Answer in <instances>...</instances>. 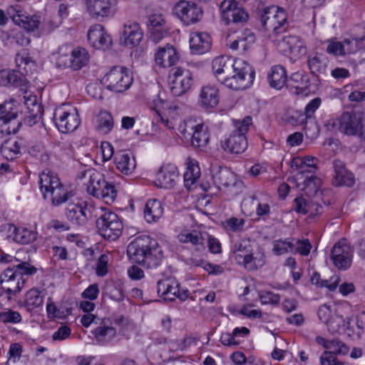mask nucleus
<instances>
[{"label": "nucleus", "mask_w": 365, "mask_h": 365, "mask_svg": "<svg viewBox=\"0 0 365 365\" xmlns=\"http://www.w3.org/2000/svg\"><path fill=\"white\" fill-rule=\"evenodd\" d=\"M128 257L136 263L153 269L159 266L163 258L158 242L148 235L136 237L128 246Z\"/></svg>", "instance_id": "1"}, {"label": "nucleus", "mask_w": 365, "mask_h": 365, "mask_svg": "<svg viewBox=\"0 0 365 365\" xmlns=\"http://www.w3.org/2000/svg\"><path fill=\"white\" fill-rule=\"evenodd\" d=\"M37 269L26 262L9 267L1 274V287L11 300L13 295L20 292L24 287L29 276L35 274Z\"/></svg>", "instance_id": "2"}, {"label": "nucleus", "mask_w": 365, "mask_h": 365, "mask_svg": "<svg viewBox=\"0 0 365 365\" xmlns=\"http://www.w3.org/2000/svg\"><path fill=\"white\" fill-rule=\"evenodd\" d=\"M79 178H88L85 183L86 192L88 195L98 199L103 200L106 204H112L117 196V191L113 184L107 182L103 174L88 169L80 173Z\"/></svg>", "instance_id": "3"}, {"label": "nucleus", "mask_w": 365, "mask_h": 365, "mask_svg": "<svg viewBox=\"0 0 365 365\" xmlns=\"http://www.w3.org/2000/svg\"><path fill=\"white\" fill-rule=\"evenodd\" d=\"M41 192L44 199H50L53 206H59L73 197L72 190L66 188L60 181L57 175L48 171L39 176Z\"/></svg>", "instance_id": "4"}, {"label": "nucleus", "mask_w": 365, "mask_h": 365, "mask_svg": "<svg viewBox=\"0 0 365 365\" xmlns=\"http://www.w3.org/2000/svg\"><path fill=\"white\" fill-rule=\"evenodd\" d=\"M232 72L225 77L220 83L234 90H243L249 87L255 78V71L245 61L237 59Z\"/></svg>", "instance_id": "5"}, {"label": "nucleus", "mask_w": 365, "mask_h": 365, "mask_svg": "<svg viewBox=\"0 0 365 365\" xmlns=\"http://www.w3.org/2000/svg\"><path fill=\"white\" fill-rule=\"evenodd\" d=\"M252 120L250 116L245 117L242 120L235 123V130L228 138L222 143V147L225 150L231 153L240 154L247 148V140L245 133L252 125Z\"/></svg>", "instance_id": "6"}, {"label": "nucleus", "mask_w": 365, "mask_h": 365, "mask_svg": "<svg viewBox=\"0 0 365 365\" xmlns=\"http://www.w3.org/2000/svg\"><path fill=\"white\" fill-rule=\"evenodd\" d=\"M53 120L58 130L63 133L76 130L81 123L76 108L65 104H62L55 109Z\"/></svg>", "instance_id": "7"}, {"label": "nucleus", "mask_w": 365, "mask_h": 365, "mask_svg": "<svg viewBox=\"0 0 365 365\" xmlns=\"http://www.w3.org/2000/svg\"><path fill=\"white\" fill-rule=\"evenodd\" d=\"M102 83L111 91L123 93L132 85L133 76L126 68L114 66L104 76Z\"/></svg>", "instance_id": "8"}, {"label": "nucleus", "mask_w": 365, "mask_h": 365, "mask_svg": "<svg viewBox=\"0 0 365 365\" xmlns=\"http://www.w3.org/2000/svg\"><path fill=\"white\" fill-rule=\"evenodd\" d=\"M261 21L263 27L267 31L277 35L286 30L287 15L284 9L277 6H271L264 10Z\"/></svg>", "instance_id": "9"}, {"label": "nucleus", "mask_w": 365, "mask_h": 365, "mask_svg": "<svg viewBox=\"0 0 365 365\" xmlns=\"http://www.w3.org/2000/svg\"><path fill=\"white\" fill-rule=\"evenodd\" d=\"M96 228L98 234L104 238L115 240L122 233L123 223L115 213L108 211L97 219Z\"/></svg>", "instance_id": "10"}, {"label": "nucleus", "mask_w": 365, "mask_h": 365, "mask_svg": "<svg viewBox=\"0 0 365 365\" xmlns=\"http://www.w3.org/2000/svg\"><path fill=\"white\" fill-rule=\"evenodd\" d=\"M365 126V116L362 111L344 112L339 119V130L347 135H359Z\"/></svg>", "instance_id": "11"}, {"label": "nucleus", "mask_w": 365, "mask_h": 365, "mask_svg": "<svg viewBox=\"0 0 365 365\" xmlns=\"http://www.w3.org/2000/svg\"><path fill=\"white\" fill-rule=\"evenodd\" d=\"M168 81L171 93L180 96L191 88L192 76L189 70L175 67L170 70Z\"/></svg>", "instance_id": "12"}, {"label": "nucleus", "mask_w": 365, "mask_h": 365, "mask_svg": "<svg viewBox=\"0 0 365 365\" xmlns=\"http://www.w3.org/2000/svg\"><path fill=\"white\" fill-rule=\"evenodd\" d=\"M95 211L93 205L86 201L77 200L68 204L66 216L72 224L83 226L93 217Z\"/></svg>", "instance_id": "13"}, {"label": "nucleus", "mask_w": 365, "mask_h": 365, "mask_svg": "<svg viewBox=\"0 0 365 365\" xmlns=\"http://www.w3.org/2000/svg\"><path fill=\"white\" fill-rule=\"evenodd\" d=\"M14 101L0 105V134L2 136L16 133L21 126L18 113L13 108Z\"/></svg>", "instance_id": "14"}, {"label": "nucleus", "mask_w": 365, "mask_h": 365, "mask_svg": "<svg viewBox=\"0 0 365 365\" xmlns=\"http://www.w3.org/2000/svg\"><path fill=\"white\" fill-rule=\"evenodd\" d=\"M221 20L225 25L245 23L249 17L247 12L234 0H224L220 4Z\"/></svg>", "instance_id": "15"}, {"label": "nucleus", "mask_w": 365, "mask_h": 365, "mask_svg": "<svg viewBox=\"0 0 365 365\" xmlns=\"http://www.w3.org/2000/svg\"><path fill=\"white\" fill-rule=\"evenodd\" d=\"M174 13L186 25L199 21L202 17V10L195 3L181 0L173 8Z\"/></svg>", "instance_id": "16"}, {"label": "nucleus", "mask_w": 365, "mask_h": 365, "mask_svg": "<svg viewBox=\"0 0 365 365\" xmlns=\"http://www.w3.org/2000/svg\"><path fill=\"white\" fill-rule=\"evenodd\" d=\"M353 258V249L346 240L336 243L331 251V259L339 269L346 270L350 267Z\"/></svg>", "instance_id": "17"}, {"label": "nucleus", "mask_w": 365, "mask_h": 365, "mask_svg": "<svg viewBox=\"0 0 365 365\" xmlns=\"http://www.w3.org/2000/svg\"><path fill=\"white\" fill-rule=\"evenodd\" d=\"M158 294L167 301H173L176 298L184 301L188 297V291L180 292L179 283L173 277L165 278L158 282Z\"/></svg>", "instance_id": "18"}, {"label": "nucleus", "mask_w": 365, "mask_h": 365, "mask_svg": "<svg viewBox=\"0 0 365 365\" xmlns=\"http://www.w3.org/2000/svg\"><path fill=\"white\" fill-rule=\"evenodd\" d=\"M118 0H86L88 13L95 17L114 16L118 9Z\"/></svg>", "instance_id": "19"}, {"label": "nucleus", "mask_w": 365, "mask_h": 365, "mask_svg": "<svg viewBox=\"0 0 365 365\" xmlns=\"http://www.w3.org/2000/svg\"><path fill=\"white\" fill-rule=\"evenodd\" d=\"M255 41V36L249 29L230 33L226 38V45L232 50L245 51Z\"/></svg>", "instance_id": "20"}, {"label": "nucleus", "mask_w": 365, "mask_h": 365, "mask_svg": "<svg viewBox=\"0 0 365 365\" xmlns=\"http://www.w3.org/2000/svg\"><path fill=\"white\" fill-rule=\"evenodd\" d=\"M143 36L142 29L137 22L128 21L124 24L121 40L125 46L130 48L137 46Z\"/></svg>", "instance_id": "21"}, {"label": "nucleus", "mask_w": 365, "mask_h": 365, "mask_svg": "<svg viewBox=\"0 0 365 365\" xmlns=\"http://www.w3.org/2000/svg\"><path fill=\"white\" fill-rule=\"evenodd\" d=\"M178 175V170L175 165H163L157 174L156 184L162 188H173L175 185Z\"/></svg>", "instance_id": "22"}, {"label": "nucleus", "mask_w": 365, "mask_h": 365, "mask_svg": "<svg viewBox=\"0 0 365 365\" xmlns=\"http://www.w3.org/2000/svg\"><path fill=\"white\" fill-rule=\"evenodd\" d=\"M237 59L232 57L221 56L216 57L212 62V69L217 80L220 82L225 79V77L232 72V67L235 66Z\"/></svg>", "instance_id": "23"}, {"label": "nucleus", "mask_w": 365, "mask_h": 365, "mask_svg": "<svg viewBox=\"0 0 365 365\" xmlns=\"http://www.w3.org/2000/svg\"><path fill=\"white\" fill-rule=\"evenodd\" d=\"M7 237L17 243L27 245L37 239V232L24 227H16L14 225H7Z\"/></svg>", "instance_id": "24"}, {"label": "nucleus", "mask_w": 365, "mask_h": 365, "mask_svg": "<svg viewBox=\"0 0 365 365\" xmlns=\"http://www.w3.org/2000/svg\"><path fill=\"white\" fill-rule=\"evenodd\" d=\"M334 178L333 184L336 186L351 187L355 183L354 175L349 172L345 164L340 160H334L333 162Z\"/></svg>", "instance_id": "25"}, {"label": "nucleus", "mask_w": 365, "mask_h": 365, "mask_svg": "<svg viewBox=\"0 0 365 365\" xmlns=\"http://www.w3.org/2000/svg\"><path fill=\"white\" fill-rule=\"evenodd\" d=\"M88 40L91 45L97 49L108 48L111 43L110 36L105 32L103 27L100 24H95L89 29Z\"/></svg>", "instance_id": "26"}, {"label": "nucleus", "mask_w": 365, "mask_h": 365, "mask_svg": "<svg viewBox=\"0 0 365 365\" xmlns=\"http://www.w3.org/2000/svg\"><path fill=\"white\" fill-rule=\"evenodd\" d=\"M279 49L284 53H291L299 57L306 53V47L299 37L287 36L278 43Z\"/></svg>", "instance_id": "27"}, {"label": "nucleus", "mask_w": 365, "mask_h": 365, "mask_svg": "<svg viewBox=\"0 0 365 365\" xmlns=\"http://www.w3.org/2000/svg\"><path fill=\"white\" fill-rule=\"evenodd\" d=\"M178 60L179 56L175 48L170 44L159 47L155 55L156 64L163 68L173 66Z\"/></svg>", "instance_id": "28"}, {"label": "nucleus", "mask_w": 365, "mask_h": 365, "mask_svg": "<svg viewBox=\"0 0 365 365\" xmlns=\"http://www.w3.org/2000/svg\"><path fill=\"white\" fill-rule=\"evenodd\" d=\"M220 101L219 90L215 86H202L199 93V105L205 109L216 107Z\"/></svg>", "instance_id": "29"}, {"label": "nucleus", "mask_w": 365, "mask_h": 365, "mask_svg": "<svg viewBox=\"0 0 365 365\" xmlns=\"http://www.w3.org/2000/svg\"><path fill=\"white\" fill-rule=\"evenodd\" d=\"M190 47L192 53L202 54L208 51L211 47V38L205 32L194 31L190 34Z\"/></svg>", "instance_id": "30"}, {"label": "nucleus", "mask_w": 365, "mask_h": 365, "mask_svg": "<svg viewBox=\"0 0 365 365\" xmlns=\"http://www.w3.org/2000/svg\"><path fill=\"white\" fill-rule=\"evenodd\" d=\"M114 160L116 168L126 175L131 174L136 168L135 158L125 150L118 151L115 155Z\"/></svg>", "instance_id": "31"}, {"label": "nucleus", "mask_w": 365, "mask_h": 365, "mask_svg": "<svg viewBox=\"0 0 365 365\" xmlns=\"http://www.w3.org/2000/svg\"><path fill=\"white\" fill-rule=\"evenodd\" d=\"M91 333L94 336L96 344L106 345L115 337L116 329L115 328L106 324V322L103 320L91 331Z\"/></svg>", "instance_id": "32"}, {"label": "nucleus", "mask_w": 365, "mask_h": 365, "mask_svg": "<svg viewBox=\"0 0 365 365\" xmlns=\"http://www.w3.org/2000/svg\"><path fill=\"white\" fill-rule=\"evenodd\" d=\"M6 365H32L28 356L22 355V346L12 343L9 346Z\"/></svg>", "instance_id": "33"}, {"label": "nucleus", "mask_w": 365, "mask_h": 365, "mask_svg": "<svg viewBox=\"0 0 365 365\" xmlns=\"http://www.w3.org/2000/svg\"><path fill=\"white\" fill-rule=\"evenodd\" d=\"M307 63L313 75L323 74L327 71L328 59L324 54L317 53L309 54Z\"/></svg>", "instance_id": "34"}, {"label": "nucleus", "mask_w": 365, "mask_h": 365, "mask_svg": "<svg viewBox=\"0 0 365 365\" xmlns=\"http://www.w3.org/2000/svg\"><path fill=\"white\" fill-rule=\"evenodd\" d=\"M264 264L265 255L261 250H258L250 252L240 265L243 266L248 271H255L262 267Z\"/></svg>", "instance_id": "35"}, {"label": "nucleus", "mask_w": 365, "mask_h": 365, "mask_svg": "<svg viewBox=\"0 0 365 365\" xmlns=\"http://www.w3.org/2000/svg\"><path fill=\"white\" fill-rule=\"evenodd\" d=\"M214 183L220 188L235 185L237 180L235 174L226 168H220L212 175Z\"/></svg>", "instance_id": "36"}, {"label": "nucleus", "mask_w": 365, "mask_h": 365, "mask_svg": "<svg viewBox=\"0 0 365 365\" xmlns=\"http://www.w3.org/2000/svg\"><path fill=\"white\" fill-rule=\"evenodd\" d=\"M163 207L159 200H150L146 202L144 209L145 219L149 223L155 222L163 216Z\"/></svg>", "instance_id": "37"}, {"label": "nucleus", "mask_w": 365, "mask_h": 365, "mask_svg": "<svg viewBox=\"0 0 365 365\" xmlns=\"http://www.w3.org/2000/svg\"><path fill=\"white\" fill-rule=\"evenodd\" d=\"M178 110V106L170 104L162 115H159V120H157V122H160L170 130L174 129L179 120Z\"/></svg>", "instance_id": "38"}, {"label": "nucleus", "mask_w": 365, "mask_h": 365, "mask_svg": "<svg viewBox=\"0 0 365 365\" xmlns=\"http://www.w3.org/2000/svg\"><path fill=\"white\" fill-rule=\"evenodd\" d=\"M45 297L43 291L38 289H31L25 295L24 307L28 311H32L43 305Z\"/></svg>", "instance_id": "39"}, {"label": "nucleus", "mask_w": 365, "mask_h": 365, "mask_svg": "<svg viewBox=\"0 0 365 365\" xmlns=\"http://www.w3.org/2000/svg\"><path fill=\"white\" fill-rule=\"evenodd\" d=\"M89 54L84 48H74L70 57L69 66L74 71H77L86 66L89 61Z\"/></svg>", "instance_id": "40"}, {"label": "nucleus", "mask_w": 365, "mask_h": 365, "mask_svg": "<svg viewBox=\"0 0 365 365\" xmlns=\"http://www.w3.org/2000/svg\"><path fill=\"white\" fill-rule=\"evenodd\" d=\"M268 79L271 87L281 89L287 81L285 69L278 65L272 67L268 75Z\"/></svg>", "instance_id": "41"}, {"label": "nucleus", "mask_w": 365, "mask_h": 365, "mask_svg": "<svg viewBox=\"0 0 365 365\" xmlns=\"http://www.w3.org/2000/svg\"><path fill=\"white\" fill-rule=\"evenodd\" d=\"M317 158L307 155L304 158L297 157L292 161V168L299 170L300 173L312 172L317 169Z\"/></svg>", "instance_id": "42"}, {"label": "nucleus", "mask_w": 365, "mask_h": 365, "mask_svg": "<svg viewBox=\"0 0 365 365\" xmlns=\"http://www.w3.org/2000/svg\"><path fill=\"white\" fill-rule=\"evenodd\" d=\"M191 129L193 130L191 138L192 145L197 148L205 146L210 139L207 126L200 123L192 127Z\"/></svg>", "instance_id": "43"}, {"label": "nucleus", "mask_w": 365, "mask_h": 365, "mask_svg": "<svg viewBox=\"0 0 365 365\" xmlns=\"http://www.w3.org/2000/svg\"><path fill=\"white\" fill-rule=\"evenodd\" d=\"M200 176V169L195 160L189 159L187 162V170L184 173L185 186L190 190Z\"/></svg>", "instance_id": "44"}, {"label": "nucleus", "mask_w": 365, "mask_h": 365, "mask_svg": "<svg viewBox=\"0 0 365 365\" xmlns=\"http://www.w3.org/2000/svg\"><path fill=\"white\" fill-rule=\"evenodd\" d=\"M1 153L6 159L12 160L21 153V145L16 140L9 139L1 145Z\"/></svg>", "instance_id": "45"}, {"label": "nucleus", "mask_w": 365, "mask_h": 365, "mask_svg": "<svg viewBox=\"0 0 365 365\" xmlns=\"http://www.w3.org/2000/svg\"><path fill=\"white\" fill-rule=\"evenodd\" d=\"M309 77L303 72L294 73L289 78L290 86L296 88L297 94L304 93L309 88Z\"/></svg>", "instance_id": "46"}, {"label": "nucleus", "mask_w": 365, "mask_h": 365, "mask_svg": "<svg viewBox=\"0 0 365 365\" xmlns=\"http://www.w3.org/2000/svg\"><path fill=\"white\" fill-rule=\"evenodd\" d=\"M113 119L111 114L106 111H102L96 118V129L103 134L108 133L113 127Z\"/></svg>", "instance_id": "47"}, {"label": "nucleus", "mask_w": 365, "mask_h": 365, "mask_svg": "<svg viewBox=\"0 0 365 365\" xmlns=\"http://www.w3.org/2000/svg\"><path fill=\"white\" fill-rule=\"evenodd\" d=\"M340 279L337 276L331 277L329 280H323L320 277V274L317 272H314L311 277V282L312 284L318 287H327L329 291H334L338 287Z\"/></svg>", "instance_id": "48"}, {"label": "nucleus", "mask_w": 365, "mask_h": 365, "mask_svg": "<svg viewBox=\"0 0 365 365\" xmlns=\"http://www.w3.org/2000/svg\"><path fill=\"white\" fill-rule=\"evenodd\" d=\"M249 241L240 240L235 243L232 249L234 259L239 265L250 252Z\"/></svg>", "instance_id": "49"}, {"label": "nucleus", "mask_w": 365, "mask_h": 365, "mask_svg": "<svg viewBox=\"0 0 365 365\" xmlns=\"http://www.w3.org/2000/svg\"><path fill=\"white\" fill-rule=\"evenodd\" d=\"M251 204L254 207H256V212L258 216H263L269 212L270 207L267 203H262L259 202L255 195H252L247 199H245L242 206L246 211H249L247 209L248 205Z\"/></svg>", "instance_id": "50"}, {"label": "nucleus", "mask_w": 365, "mask_h": 365, "mask_svg": "<svg viewBox=\"0 0 365 365\" xmlns=\"http://www.w3.org/2000/svg\"><path fill=\"white\" fill-rule=\"evenodd\" d=\"M15 62L19 71L27 74L32 67L35 66V61L29 56L26 52L17 53L15 58Z\"/></svg>", "instance_id": "51"}, {"label": "nucleus", "mask_w": 365, "mask_h": 365, "mask_svg": "<svg viewBox=\"0 0 365 365\" xmlns=\"http://www.w3.org/2000/svg\"><path fill=\"white\" fill-rule=\"evenodd\" d=\"M272 252L274 255L279 256L287 253L294 252L293 242L289 238L277 240L273 242Z\"/></svg>", "instance_id": "52"}, {"label": "nucleus", "mask_w": 365, "mask_h": 365, "mask_svg": "<svg viewBox=\"0 0 365 365\" xmlns=\"http://www.w3.org/2000/svg\"><path fill=\"white\" fill-rule=\"evenodd\" d=\"M178 240L180 242H190L193 245H202L203 244L202 235L200 232L192 231L191 232H185L178 235Z\"/></svg>", "instance_id": "53"}, {"label": "nucleus", "mask_w": 365, "mask_h": 365, "mask_svg": "<svg viewBox=\"0 0 365 365\" xmlns=\"http://www.w3.org/2000/svg\"><path fill=\"white\" fill-rule=\"evenodd\" d=\"M321 182L320 178L317 176L312 175L304 180L302 190L308 195H315L319 190Z\"/></svg>", "instance_id": "54"}, {"label": "nucleus", "mask_w": 365, "mask_h": 365, "mask_svg": "<svg viewBox=\"0 0 365 365\" xmlns=\"http://www.w3.org/2000/svg\"><path fill=\"white\" fill-rule=\"evenodd\" d=\"M344 318L342 316L334 314L326 324L328 331L331 334H342Z\"/></svg>", "instance_id": "55"}, {"label": "nucleus", "mask_w": 365, "mask_h": 365, "mask_svg": "<svg viewBox=\"0 0 365 365\" xmlns=\"http://www.w3.org/2000/svg\"><path fill=\"white\" fill-rule=\"evenodd\" d=\"M292 242H293L294 245V252H292L293 254L299 253L302 256L309 255L312 249V245L309 240L292 239Z\"/></svg>", "instance_id": "56"}, {"label": "nucleus", "mask_w": 365, "mask_h": 365, "mask_svg": "<svg viewBox=\"0 0 365 365\" xmlns=\"http://www.w3.org/2000/svg\"><path fill=\"white\" fill-rule=\"evenodd\" d=\"M328 351L334 352L335 355L345 356L348 354L349 349L348 346L338 339L330 340Z\"/></svg>", "instance_id": "57"}, {"label": "nucleus", "mask_w": 365, "mask_h": 365, "mask_svg": "<svg viewBox=\"0 0 365 365\" xmlns=\"http://www.w3.org/2000/svg\"><path fill=\"white\" fill-rule=\"evenodd\" d=\"M21 315L19 312L7 309L0 312V322L4 324H17L21 321Z\"/></svg>", "instance_id": "58"}, {"label": "nucleus", "mask_w": 365, "mask_h": 365, "mask_svg": "<svg viewBox=\"0 0 365 365\" xmlns=\"http://www.w3.org/2000/svg\"><path fill=\"white\" fill-rule=\"evenodd\" d=\"M350 40L345 39L343 43L330 42L327 47V52L335 56H342L345 54V45H349Z\"/></svg>", "instance_id": "59"}, {"label": "nucleus", "mask_w": 365, "mask_h": 365, "mask_svg": "<svg viewBox=\"0 0 365 365\" xmlns=\"http://www.w3.org/2000/svg\"><path fill=\"white\" fill-rule=\"evenodd\" d=\"M321 365H344V363L337 359L334 352L324 351L319 358Z\"/></svg>", "instance_id": "60"}, {"label": "nucleus", "mask_w": 365, "mask_h": 365, "mask_svg": "<svg viewBox=\"0 0 365 365\" xmlns=\"http://www.w3.org/2000/svg\"><path fill=\"white\" fill-rule=\"evenodd\" d=\"M32 108L25 118V123L29 126L34 125L40 118V106L35 102L31 103Z\"/></svg>", "instance_id": "61"}, {"label": "nucleus", "mask_w": 365, "mask_h": 365, "mask_svg": "<svg viewBox=\"0 0 365 365\" xmlns=\"http://www.w3.org/2000/svg\"><path fill=\"white\" fill-rule=\"evenodd\" d=\"M294 210L297 213L302 215L308 214L311 211V205L306 199L302 197L295 198L294 201ZM313 207V205H312Z\"/></svg>", "instance_id": "62"}, {"label": "nucleus", "mask_w": 365, "mask_h": 365, "mask_svg": "<svg viewBox=\"0 0 365 365\" xmlns=\"http://www.w3.org/2000/svg\"><path fill=\"white\" fill-rule=\"evenodd\" d=\"M152 107L153 110H155L158 114L157 120H159V115H162L163 112L166 110V108L170 105V103L165 101L160 96L156 97L153 100Z\"/></svg>", "instance_id": "63"}, {"label": "nucleus", "mask_w": 365, "mask_h": 365, "mask_svg": "<svg viewBox=\"0 0 365 365\" xmlns=\"http://www.w3.org/2000/svg\"><path fill=\"white\" fill-rule=\"evenodd\" d=\"M259 299L263 304H278L280 301V296L271 292H266L260 294Z\"/></svg>", "instance_id": "64"}]
</instances>
